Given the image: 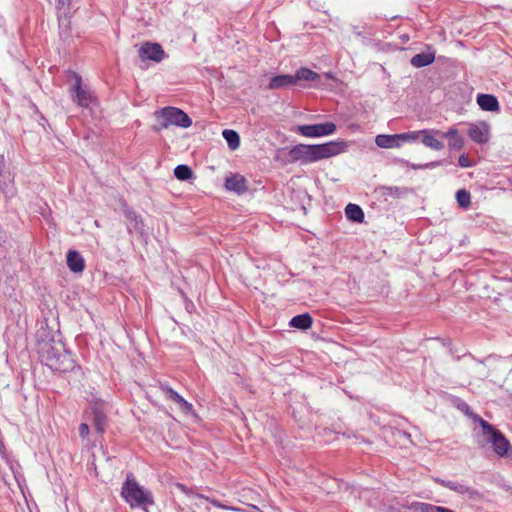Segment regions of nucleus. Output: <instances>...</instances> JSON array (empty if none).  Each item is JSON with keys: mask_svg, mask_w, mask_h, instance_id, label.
<instances>
[{"mask_svg": "<svg viewBox=\"0 0 512 512\" xmlns=\"http://www.w3.org/2000/svg\"><path fill=\"white\" fill-rule=\"evenodd\" d=\"M438 512H454V511L451 509H448L446 507H440Z\"/></svg>", "mask_w": 512, "mask_h": 512, "instance_id": "obj_35", "label": "nucleus"}, {"mask_svg": "<svg viewBox=\"0 0 512 512\" xmlns=\"http://www.w3.org/2000/svg\"><path fill=\"white\" fill-rule=\"evenodd\" d=\"M160 389L163 394L174 403H176L179 409L184 413H190L193 411L191 403L187 402L180 394L174 391L169 385L161 384Z\"/></svg>", "mask_w": 512, "mask_h": 512, "instance_id": "obj_11", "label": "nucleus"}, {"mask_svg": "<svg viewBox=\"0 0 512 512\" xmlns=\"http://www.w3.org/2000/svg\"><path fill=\"white\" fill-rule=\"evenodd\" d=\"M478 421L482 427L483 435L487 437V442L492 444L494 452L500 457L506 456L511 446L505 436L484 419L479 418Z\"/></svg>", "mask_w": 512, "mask_h": 512, "instance_id": "obj_6", "label": "nucleus"}, {"mask_svg": "<svg viewBox=\"0 0 512 512\" xmlns=\"http://www.w3.org/2000/svg\"><path fill=\"white\" fill-rule=\"evenodd\" d=\"M376 191L385 201L398 199L408 192L407 188L397 186H381Z\"/></svg>", "mask_w": 512, "mask_h": 512, "instance_id": "obj_12", "label": "nucleus"}, {"mask_svg": "<svg viewBox=\"0 0 512 512\" xmlns=\"http://www.w3.org/2000/svg\"><path fill=\"white\" fill-rule=\"evenodd\" d=\"M462 495L466 496L469 500L472 501H479L482 499V494L478 490L468 485H466Z\"/></svg>", "mask_w": 512, "mask_h": 512, "instance_id": "obj_28", "label": "nucleus"}, {"mask_svg": "<svg viewBox=\"0 0 512 512\" xmlns=\"http://www.w3.org/2000/svg\"><path fill=\"white\" fill-rule=\"evenodd\" d=\"M56 2L57 10L63 11L64 13L70 11L72 0H56Z\"/></svg>", "mask_w": 512, "mask_h": 512, "instance_id": "obj_31", "label": "nucleus"}, {"mask_svg": "<svg viewBox=\"0 0 512 512\" xmlns=\"http://www.w3.org/2000/svg\"><path fill=\"white\" fill-rule=\"evenodd\" d=\"M79 434L81 437H86L89 434V426L86 423H82L79 427Z\"/></svg>", "mask_w": 512, "mask_h": 512, "instance_id": "obj_33", "label": "nucleus"}, {"mask_svg": "<svg viewBox=\"0 0 512 512\" xmlns=\"http://www.w3.org/2000/svg\"><path fill=\"white\" fill-rule=\"evenodd\" d=\"M424 131H416L415 134H418L419 137L415 139V141L420 140L426 147H429L434 150H439L443 147L442 142L436 138L434 135L424 134Z\"/></svg>", "mask_w": 512, "mask_h": 512, "instance_id": "obj_16", "label": "nucleus"}, {"mask_svg": "<svg viewBox=\"0 0 512 512\" xmlns=\"http://www.w3.org/2000/svg\"><path fill=\"white\" fill-rule=\"evenodd\" d=\"M296 128H336V125L333 122H324L317 124L298 125Z\"/></svg>", "mask_w": 512, "mask_h": 512, "instance_id": "obj_30", "label": "nucleus"}, {"mask_svg": "<svg viewBox=\"0 0 512 512\" xmlns=\"http://www.w3.org/2000/svg\"><path fill=\"white\" fill-rule=\"evenodd\" d=\"M434 60H435L434 53L422 52V53H418V54L414 55L411 58L410 63L412 66H414L416 68H421V67H425V66L432 64L434 62Z\"/></svg>", "mask_w": 512, "mask_h": 512, "instance_id": "obj_15", "label": "nucleus"}, {"mask_svg": "<svg viewBox=\"0 0 512 512\" xmlns=\"http://www.w3.org/2000/svg\"><path fill=\"white\" fill-rule=\"evenodd\" d=\"M139 57L141 60H151L159 63L164 60L167 55L159 43L145 42L139 49Z\"/></svg>", "mask_w": 512, "mask_h": 512, "instance_id": "obj_9", "label": "nucleus"}, {"mask_svg": "<svg viewBox=\"0 0 512 512\" xmlns=\"http://www.w3.org/2000/svg\"><path fill=\"white\" fill-rule=\"evenodd\" d=\"M121 496L131 508L139 507L148 512L147 508L154 505L151 491L140 486L132 475H128L123 483Z\"/></svg>", "mask_w": 512, "mask_h": 512, "instance_id": "obj_3", "label": "nucleus"}, {"mask_svg": "<svg viewBox=\"0 0 512 512\" xmlns=\"http://www.w3.org/2000/svg\"><path fill=\"white\" fill-rule=\"evenodd\" d=\"M469 134L477 143H485L489 139V130H469Z\"/></svg>", "mask_w": 512, "mask_h": 512, "instance_id": "obj_25", "label": "nucleus"}, {"mask_svg": "<svg viewBox=\"0 0 512 512\" xmlns=\"http://www.w3.org/2000/svg\"><path fill=\"white\" fill-rule=\"evenodd\" d=\"M303 136L306 137H321L331 134L334 130H299Z\"/></svg>", "mask_w": 512, "mask_h": 512, "instance_id": "obj_29", "label": "nucleus"}, {"mask_svg": "<svg viewBox=\"0 0 512 512\" xmlns=\"http://www.w3.org/2000/svg\"><path fill=\"white\" fill-rule=\"evenodd\" d=\"M123 212L126 219L130 222V227L139 233H143V222L141 217L137 215L136 212H134L132 209L126 206L124 207Z\"/></svg>", "mask_w": 512, "mask_h": 512, "instance_id": "obj_18", "label": "nucleus"}, {"mask_svg": "<svg viewBox=\"0 0 512 512\" xmlns=\"http://www.w3.org/2000/svg\"><path fill=\"white\" fill-rule=\"evenodd\" d=\"M213 503H214L216 506H218V507L224 508V506H223V505H221V504H216L215 502H213Z\"/></svg>", "mask_w": 512, "mask_h": 512, "instance_id": "obj_36", "label": "nucleus"}, {"mask_svg": "<svg viewBox=\"0 0 512 512\" xmlns=\"http://www.w3.org/2000/svg\"><path fill=\"white\" fill-rule=\"evenodd\" d=\"M177 488H178L180 491H182L183 493H186V494L188 493V489H187V487H186L185 485H183V484L178 483V484H177Z\"/></svg>", "mask_w": 512, "mask_h": 512, "instance_id": "obj_34", "label": "nucleus"}, {"mask_svg": "<svg viewBox=\"0 0 512 512\" xmlns=\"http://www.w3.org/2000/svg\"><path fill=\"white\" fill-rule=\"evenodd\" d=\"M222 135L226 140L228 147L234 151L240 145V136L236 132V130H222Z\"/></svg>", "mask_w": 512, "mask_h": 512, "instance_id": "obj_21", "label": "nucleus"}, {"mask_svg": "<svg viewBox=\"0 0 512 512\" xmlns=\"http://www.w3.org/2000/svg\"><path fill=\"white\" fill-rule=\"evenodd\" d=\"M174 176L180 181H186L193 177V172L189 166L180 164L175 167Z\"/></svg>", "mask_w": 512, "mask_h": 512, "instance_id": "obj_22", "label": "nucleus"}, {"mask_svg": "<svg viewBox=\"0 0 512 512\" xmlns=\"http://www.w3.org/2000/svg\"><path fill=\"white\" fill-rule=\"evenodd\" d=\"M93 425L99 433H103L106 427L107 417L99 408H93Z\"/></svg>", "mask_w": 512, "mask_h": 512, "instance_id": "obj_20", "label": "nucleus"}, {"mask_svg": "<svg viewBox=\"0 0 512 512\" xmlns=\"http://www.w3.org/2000/svg\"><path fill=\"white\" fill-rule=\"evenodd\" d=\"M73 76L75 83L70 89L72 99L80 107L87 108L96 100V97L89 88L82 85V78L80 75L73 73Z\"/></svg>", "mask_w": 512, "mask_h": 512, "instance_id": "obj_7", "label": "nucleus"}, {"mask_svg": "<svg viewBox=\"0 0 512 512\" xmlns=\"http://www.w3.org/2000/svg\"><path fill=\"white\" fill-rule=\"evenodd\" d=\"M67 266L72 272L80 273L85 268V262L77 251L70 250L67 253Z\"/></svg>", "mask_w": 512, "mask_h": 512, "instance_id": "obj_13", "label": "nucleus"}, {"mask_svg": "<svg viewBox=\"0 0 512 512\" xmlns=\"http://www.w3.org/2000/svg\"><path fill=\"white\" fill-rule=\"evenodd\" d=\"M154 117L162 128L177 126L179 128H189L192 120L183 110L173 106H166L154 112Z\"/></svg>", "mask_w": 512, "mask_h": 512, "instance_id": "obj_5", "label": "nucleus"}, {"mask_svg": "<svg viewBox=\"0 0 512 512\" xmlns=\"http://www.w3.org/2000/svg\"><path fill=\"white\" fill-rule=\"evenodd\" d=\"M345 149L346 142L344 141H331L315 145L299 144L290 149L289 156L293 161L312 163L323 158L335 156Z\"/></svg>", "mask_w": 512, "mask_h": 512, "instance_id": "obj_1", "label": "nucleus"}, {"mask_svg": "<svg viewBox=\"0 0 512 512\" xmlns=\"http://www.w3.org/2000/svg\"><path fill=\"white\" fill-rule=\"evenodd\" d=\"M412 512H438L440 506H435L424 502H414L410 505Z\"/></svg>", "mask_w": 512, "mask_h": 512, "instance_id": "obj_23", "label": "nucleus"}, {"mask_svg": "<svg viewBox=\"0 0 512 512\" xmlns=\"http://www.w3.org/2000/svg\"><path fill=\"white\" fill-rule=\"evenodd\" d=\"M226 190L238 195L244 194L248 190V183L244 176L240 174H230L225 179Z\"/></svg>", "mask_w": 512, "mask_h": 512, "instance_id": "obj_10", "label": "nucleus"}, {"mask_svg": "<svg viewBox=\"0 0 512 512\" xmlns=\"http://www.w3.org/2000/svg\"><path fill=\"white\" fill-rule=\"evenodd\" d=\"M477 103L484 111H498L499 102L494 95L491 94H478Z\"/></svg>", "mask_w": 512, "mask_h": 512, "instance_id": "obj_14", "label": "nucleus"}, {"mask_svg": "<svg viewBox=\"0 0 512 512\" xmlns=\"http://www.w3.org/2000/svg\"><path fill=\"white\" fill-rule=\"evenodd\" d=\"M437 483H439L440 485L452 490V491H455L456 493L462 495L463 492H464V489L466 487V484L464 483H460V482H456V481H449V480H442V479H437L436 480Z\"/></svg>", "mask_w": 512, "mask_h": 512, "instance_id": "obj_24", "label": "nucleus"}, {"mask_svg": "<svg viewBox=\"0 0 512 512\" xmlns=\"http://www.w3.org/2000/svg\"><path fill=\"white\" fill-rule=\"evenodd\" d=\"M417 137H419L418 134L411 132L394 135L380 134L375 142L381 148H398L405 143L414 142Z\"/></svg>", "mask_w": 512, "mask_h": 512, "instance_id": "obj_8", "label": "nucleus"}, {"mask_svg": "<svg viewBox=\"0 0 512 512\" xmlns=\"http://www.w3.org/2000/svg\"><path fill=\"white\" fill-rule=\"evenodd\" d=\"M458 163L461 167H470L471 166V162H470L469 158L465 155H461L459 157Z\"/></svg>", "mask_w": 512, "mask_h": 512, "instance_id": "obj_32", "label": "nucleus"}, {"mask_svg": "<svg viewBox=\"0 0 512 512\" xmlns=\"http://www.w3.org/2000/svg\"><path fill=\"white\" fill-rule=\"evenodd\" d=\"M312 322V317L308 313H304L294 316L290 320L289 325L297 329L306 330L312 326Z\"/></svg>", "mask_w": 512, "mask_h": 512, "instance_id": "obj_17", "label": "nucleus"}, {"mask_svg": "<svg viewBox=\"0 0 512 512\" xmlns=\"http://www.w3.org/2000/svg\"><path fill=\"white\" fill-rule=\"evenodd\" d=\"M456 199L460 207L468 208L470 205V193L464 189L458 190L456 193Z\"/></svg>", "mask_w": 512, "mask_h": 512, "instance_id": "obj_27", "label": "nucleus"}, {"mask_svg": "<svg viewBox=\"0 0 512 512\" xmlns=\"http://www.w3.org/2000/svg\"><path fill=\"white\" fill-rule=\"evenodd\" d=\"M347 219L361 223L364 219L363 210L356 204L349 203L345 208Z\"/></svg>", "mask_w": 512, "mask_h": 512, "instance_id": "obj_19", "label": "nucleus"}, {"mask_svg": "<svg viewBox=\"0 0 512 512\" xmlns=\"http://www.w3.org/2000/svg\"><path fill=\"white\" fill-rule=\"evenodd\" d=\"M39 353L45 364L54 371L68 372L75 367L74 360L61 342H44Z\"/></svg>", "mask_w": 512, "mask_h": 512, "instance_id": "obj_2", "label": "nucleus"}, {"mask_svg": "<svg viewBox=\"0 0 512 512\" xmlns=\"http://www.w3.org/2000/svg\"><path fill=\"white\" fill-rule=\"evenodd\" d=\"M449 140V145L452 148L459 149L462 146V140L457 134V130H449L448 133L444 135Z\"/></svg>", "mask_w": 512, "mask_h": 512, "instance_id": "obj_26", "label": "nucleus"}, {"mask_svg": "<svg viewBox=\"0 0 512 512\" xmlns=\"http://www.w3.org/2000/svg\"><path fill=\"white\" fill-rule=\"evenodd\" d=\"M319 79L320 75L318 73L309 68L301 67L296 70L294 75L284 74L271 77L267 88L270 90L288 88L291 86L305 88L307 87L306 82H314Z\"/></svg>", "mask_w": 512, "mask_h": 512, "instance_id": "obj_4", "label": "nucleus"}]
</instances>
